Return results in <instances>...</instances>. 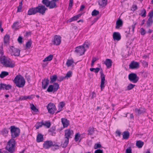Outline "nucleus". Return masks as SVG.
Instances as JSON below:
<instances>
[{
    "label": "nucleus",
    "instance_id": "obj_40",
    "mask_svg": "<svg viewBox=\"0 0 153 153\" xmlns=\"http://www.w3.org/2000/svg\"><path fill=\"white\" fill-rule=\"evenodd\" d=\"M43 124V122H37L35 125V126L36 127V129H38L39 128L41 127Z\"/></svg>",
    "mask_w": 153,
    "mask_h": 153
},
{
    "label": "nucleus",
    "instance_id": "obj_7",
    "mask_svg": "<svg viewBox=\"0 0 153 153\" xmlns=\"http://www.w3.org/2000/svg\"><path fill=\"white\" fill-rule=\"evenodd\" d=\"M48 112L51 114H53L54 111L56 110L55 105L53 103H50L47 106Z\"/></svg>",
    "mask_w": 153,
    "mask_h": 153
},
{
    "label": "nucleus",
    "instance_id": "obj_61",
    "mask_svg": "<svg viewBox=\"0 0 153 153\" xmlns=\"http://www.w3.org/2000/svg\"><path fill=\"white\" fill-rule=\"evenodd\" d=\"M27 99V96H21L20 97L19 99V100H25Z\"/></svg>",
    "mask_w": 153,
    "mask_h": 153
},
{
    "label": "nucleus",
    "instance_id": "obj_50",
    "mask_svg": "<svg viewBox=\"0 0 153 153\" xmlns=\"http://www.w3.org/2000/svg\"><path fill=\"white\" fill-rule=\"evenodd\" d=\"M89 45V43L88 42H85L83 45L82 46V47H84V48L85 49V48H88Z\"/></svg>",
    "mask_w": 153,
    "mask_h": 153
},
{
    "label": "nucleus",
    "instance_id": "obj_10",
    "mask_svg": "<svg viewBox=\"0 0 153 153\" xmlns=\"http://www.w3.org/2000/svg\"><path fill=\"white\" fill-rule=\"evenodd\" d=\"M100 77L101 79L100 87L101 90H102V89L105 87L104 83L105 81V75L103 73V70L102 69L100 70Z\"/></svg>",
    "mask_w": 153,
    "mask_h": 153
},
{
    "label": "nucleus",
    "instance_id": "obj_47",
    "mask_svg": "<svg viewBox=\"0 0 153 153\" xmlns=\"http://www.w3.org/2000/svg\"><path fill=\"white\" fill-rule=\"evenodd\" d=\"M80 135L79 133H77L75 135L74 140L76 141H78Z\"/></svg>",
    "mask_w": 153,
    "mask_h": 153
},
{
    "label": "nucleus",
    "instance_id": "obj_27",
    "mask_svg": "<svg viewBox=\"0 0 153 153\" xmlns=\"http://www.w3.org/2000/svg\"><path fill=\"white\" fill-rule=\"evenodd\" d=\"M149 16V18L147 21L146 24L148 27H150L152 25L153 22V20L152 17L150 16Z\"/></svg>",
    "mask_w": 153,
    "mask_h": 153
},
{
    "label": "nucleus",
    "instance_id": "obj_1",
    "mask_svg": "<svg viewBox=\"0 0 153 153\" xmlns=\"http://www.w3.org/2000/svg\"><path fill=\"white\" fill-rule=\"evenodd\" d=\"M0 61L1 63L6 67L13 68L15 66L14 62L4 56L1 57Z\"/></svg>",
    "mask_w": 153,
    "mask_h": 153
},
{
    "label": "nucleus",
    "instance_id": "obj_4",
    "mask_svg": "<svg viewBox=\"0 0 153 153\" xmlns=\"http://www.w3.org/2000/svg\"><path fill=\"white\" fill-rule=\"evenodd\" d=\"M65 141L64 142L63 147H65L67 146L69 142V139L71 137V136L73 134V131L69 129H68L65 131Z\"/></svg>",
    "mask_w": 153,
    "mask_h": 153
},
{
    "label": "nucleus",
    "instance_id": "obj_39",
    "mask_svg": "<svg viewBox=\"0 0 153 153\" xmlns=\"http://www.w3.org/2000/svg\"><path fill=\"white\" fill-rule=\"evenodd\" d=\"M94 128L93 127H90L89 128L88 130V134L90 135H92L94 133Z\"/></svg>",
    "mask_w": 153,
    "mask_h": 153
},
{
    "label": "nucleus",
    "instance_id": "obj_22",
    "mask_svg": "<svg viewBox=\"0 0 153 153\" xmlns=\"http://www.w3.org/2000/svg\"><path fill=\"white\" fill-rule=\"evenodd\" d=\"M37 10L36 7L30 9L28 11L27 14L29 15H34L37 13Z\"/></svg>",
    "mask_w": 153,
    "mask_h": 153
},
{
    "label": "nucleus",
    "instance_id": "obj_34",
    "mask_svg": "<svg viewBox=\"0 0 153 153\" xmlns=\"http://www.w3.org/2000/svg\"><path fill=\"white\" fill-rule=\"evenodd\" d=\"M56 128L55 126L52 127L49 130V132H51V134L52 135H54L56 134L55 132Z\"/></svg>",
    "mask_w": 153,
    "mask_h": 153
},
{
    "label": "nucleus",
    "instance_id": "obj_55",
    "mask_svg": "<svg viewBox=\"0 0 153 153\" xmlns=\"http://www.w3.org/2000/svg\"><path fill=\"white\" fill-rule=\"evenodd\" d=\"M22 38L21 36H19L17 39L18 42L19 44H22Z\"/></svg>",
    "mask_w": 153,
    "mask_h": 153
},
{
    "label": "nucleus",
    "instance_id": "obj_3",
    "mask_svg": "<svg viewBox=\"0 0 153 153\" xmlns=\"http://www.w3.org/2000/svg\"><path fill=\"white\" fill-rule=\"evenodd\" d=\"M58 1L59 0H42V2L47 7L51 9L57 7L56 2Z\"/></svg>",
    "mask_w": 153,
    "mask_h": 153
},
{
    "label": "nucleus",
    "instance_id": "obj_36",
    "mask_svg": "<svg viewBox=\"0 0 153 153\" xmlns=\"http://www.w3.org/2000/svg\"><path fill=\"white\" fill-rule=\"evenodd\" d=\"M140 13L139 14V15H140L141 16L143 17H145L146 15V11L144 9H143L140 10Z\"/></svg>",
    "mask_w": 153,
    "mask_h": 153
},
{
    "label": "nucleus",
    "instance_id": "obj_42",
    "mask_svg": "<svg viewBox=\"0 0 153 153\" xmlns=\"http://www.w3.org/2000/svg\"><path fill=\"white\" fill-rule=\"evenodd\" d=\"M135 112L137 114L139 115L143 113V111L140 110V109H138L136 108L135 109Z\"/></svg>",
    "mask_w": 153,
    "mask_h": 153
},
{
    "label": "nucleus",
    "instance_id": "obj_58",
    "mask_svg": "<svg viewBox=\"0 0 153 153\" xmlns=\"http://www.w3.org/2000/svg\"><path fill=\"white\" fill-rule=\"evenodd\" d=\"M141 34L142 35H144L146 33V32L145 30L143 28H142L141 29Z\"/></svg>",
    "mask_w": 153,
    "mask_h": 153
},
{
    "label": "nucleus",
    "instance_id": "obj_28",
    "mask_svg": "<svg viewBox=\"0 0 153 153\" xmlns=\"http://www.w3.org/2000/svg\"><path fill=\"white\" fill-rule=\"evenodd\" d=\"M10 36L9 35H6L4 38V43L5 44L7 45L9 44Z\"/></svg>",
    "mask_w": 153,
    "mask_h": 153
},
{
    "label": "nucleus",
    "instance_id": "obj_15",
    "mask_svg": "<svg viewBox=\"0 0 153 153\" xmlns=\"http://www.w3.org/2000/svg\"><path fill=\"white\" fill-rule=\"evenodd\" d=\"M49 83V80L48 78H45L42 80V88L44 89H46Z\"/></svg>",
    "mask_w": 153,
    "mask_h": 153
},
{
    "label": "nucleus",
    "instance_id": "obj_45",
    "mask_svg": "<svg viewBox=\"0 0 153 153\" xmlns=\"http://www.w3.org/2000/svg\"><path fill=\"white\" fill-rule=\"evenodd\" d=\"M135 86V85L131 84H130L127 86V89L128 90H130L133 88Z\"/></svg>",
    "mask_w": 153,
    "mask_h": 153
},
{
    "label": "nucleus",
    "instance_id": "obj_20",
    "mask_svg": "<svg viewBox=\"0 0 153 153\" xmlns=\"http://www.w3.org/2000/svg\"><path fill=\"white\" fill-rule=\"evenodd\" d=\"M61 122L64 128L67 127L69 124L68 120L66 118H62Z\"/></svg>",
    "mask_w": 153,
    "mask_h": 153
},
{
    "label": "nucleus",
    "instance_id": "obj_26",
    "mask_svg": "<svg viewBox=\"0 0 153 153\" xmlns=\"http://www.w3.org/2000/svg\"><path fill=\"white\" fill-rule=\"evenodd\" d=\"M137 24L136 22H134L133 24L131 25V28L132 29V30L131 31L130 30L131 29V28L130 27H128V29H129L128 33L129 34H131L133 33L134 31V29L135 28V25Z\"/></svg>",
    "mask_w": 153,
    "mask_h": 153
},
{
    "label": "nucleus",
    "instance_id": "obj_35",
    "mask_svg": "<svg viewBox=\"0 0 153 153\" xmlns=\"http://www.w3.org/2000/svg\"><path fill=\"white\" fill-rule=\"evenodd\" d=\"M9 74L8 72L5 71H2L0 74V77L3 78Z\"/></svg>",
    "mask_w": 153,
    "mask_h": 153
},
{
    "label": "nucleus",
    "instance_id": "obj_46",
    "mask_svg": "<svg viewBox=\"0 0 153 153\" xmlns=\"http://www.w3.org/2000/svg\"><path fill=\"white\" fill-rule=\"evenodd\" d=\"M32 42L30 39L27 42L26 44V47L27 48H30Z\"/></svg>",
    "mask_w": 153,
    "mask_h": 153
},
{
    "label": "nucleus",
    "instance_id": "obj_48",
    "mask_svg": "<svg viewBox=\"0 0 153 153\" xmlns=\"http://www.w3.org/2000/svg\"><path fill=\"white\" fill-rule=\"evenodd\" d=\"M2 134L4 136H6L8 132V130L6 128H4L2 131Z\"/></svg>",
    "mask_w": 153,
    "mask_h": 153
},
{
    "label": "nucleus",
    "instance_id": "obj_14",
    "mask_svg": "<svg viewBox=\"0 0 153 153\" xmlns=\"http://www.w3.org/2000/svg\"><path fill=\"white\" fill-rule=\"evenodd\" d=\"M43 147L46 149H48L51 146H54L55 145V143L51 141H47L43 143Z\"/></svg>",
    "mask_w": 153,
    "mask_h": 153
},
{
    "label": "nucleus",
    "instance_id": "obj_18",
    "mask_svg": "<svg viewBox=\"0 0 153 153\" xmlns=\"http://www.w3.org/2000/svg\"><path fill=\"white\" fill-rule=\"evenodd\" d=\"M103 63L106 65L107 68H111L112 66V61L111 59H107Z\"/></svg>",
    "mask_w": 153,
    "mask_h": 153
},
{
    "label": "nucleus",
    "instance_id": "obj_60",
    "mask_svg": "<svg viewBox=\"0 0 153 153\" xmlns=\"http://www.w3.org/2000/svg\"><path fill=\"white\" fill-rule=\"evenodd\" d=\"M96 59L94 57L92 58L91 63V66H93L94 62L96 61Z\"/></svg>",
    "mask_w": 153,
    "mask_h": 153
},
{
    "label": "nucleus",
    "instance_id": "obj_38",
    "mask_svg": "<svg viewBox=\"0 0 153 153\" xmlns=\"http://www.w3.org/2000/svg\"><path fill=\"white\" fill-rule=\"evenodd\" d=\"M74 61L72 59H68L67 61L66 65L68 67L70 66L73 63Z\"/></svg>",
    "mask_w": 153,
    "mask_h": 153
},
{
    "label": "nucleus",
    "instance_id": "obj_21",
    "mask_svg": "<svg viewBox=\"0 0 153 153\" xmlns=\"http://www.w3.org/2000/svg\"><path fill=\"white\" fill-rule=\"evenodd\" d=\"M81 14H80L74 16L68 20L67 22H71L73 21L77 20L81 16Z\"/></svg>",
    "mask_w": 153,
    "mask_h": 153
},
{
    "label": "nucleus",
    "instance_id": "obj_13",
    "mask_svg": "<svg viewBox=\"0 0 153 153\" xmlns=\"http://www.w3.org/2000/svg\"><path fill=\"white\" fill-rule=\"evenodd\" d=\"M61 40V38L60 36L55 35L54 36L52 42L53 45H58L60 44Z\"/></svg>",
    "mask_w": 153,
    "mask_h": 153
},
{
    "label": "nucleus",
    "instance_id": "obj_8",
    "mask_svg": "<svg viewBox=\"0 0 153 153\" xmlns=\"http://www.w3.org/2000/svg\"><path fill=\"white\" fill-rule=\"evenodd\" d=\"M9 52L12 56H18L19 55L20 50L12 46L9 50Z\"/></svg>",
    "mask_w": 153,
    "mask_h": 153
},
{
    "label": "nucleus",
    "instance_id": "obj_19",
    "mask_svg": "<svg viewBox=\"0 0 153 153\" xmlns=\"http://www.w3.org/2000/svg\"><path fill=\"white\" fill-rule=\"evenodd\" d=\"M113 38L114 40L119 41L121 39V36L118 32H115L113 34Z\"/></svg>",
    "mask_w": 153,
    "mask_h": 153
},
{
    "label": "nucleus",
    "instance_id": "obj_31",
    "mask_svg": "<svg viewBox=\"0 0 153 153\" xmlns=\"http://www.w3.org/2000/svg\"><path fill=\"white\" fill-rule=\"evenodd\" d=\"M19 23L18 22H15L13 24L12 26V28L14 29L15 30H16L18 29V27H19Z\"/></svg>",
    "mask_w": 153,
    "mask_h": 153
},
{
    "label": "nucleus",
    "instance_id": "obj_11",
    "mask_svg": "<svg viewBox=\"0 0 153 153\" xmlns=\"http://www.w3.org/2000/svg\"><path fill=\"white\" fill-rule=\"evenodd\" d=\"M37 13H39L42 15H43L45 13V11L47 9L44 5H39L36 7Z\"/></svg>",
    "mask_w": 153,
    "mask_h": 153
},
{
    "label": "nucleus",
    "instance_id": "obj_56",
    "mask_svg": "<svg viewBox=\"0 0 153 153\" xmlns=\"http://www.w3.org/2000/svg\"><path fill=\"white\" fill-rule=\"evenodd\" d=\"M65 106V103L63 102H60L59 105V107H60V108H63Z\"/></svg>",
    "mask_w": 153,
    "mask_h": 153
},
{
    "label": "nucleus",
    "instance_id": "obj_17",
    "mask_svg": "<svg viewBox=\"0 0 153 153\" xmlns=\"http://www.w3.org/2000/svg\"><path fill=\"white\" fill-rule=\"evenodd\" d=\"M129 68L131 69H134L137 68L139 67L138 63L133 61L129 65Z\"/></svg>",
    "mask_w": 153,
    "mask_h": 153
},
{
    "label": "nucleus",
    "instance_id": "obj_30",
    "mask_svg": "<svg viewBox=\"0 0 153 153\" xmlns=\"http://www.w3.org/2000/svg\"><path fill=\"white\" fill-rule=\"evenodd\" d=\"M143 144V142L141 140L137 141L136 143V146L139 148H141Z\"/></svg>",
    "mask_w": 153,
    "mask_h": 153
},
{
    "label": "nucleus",
    "instance_id": "obj_29",
    "mask_svg": "<svg viewBox=\"0 0 153 153\" xmlns=\"http://www.w3.org/2000/svg\"><path fill=\"white\" fill-rule=\"evenodd\" d=\"M123 139H127L129 138V133L128 131H125L123 132Z\"/></svg>",
    "mask_w": 153,
    "mask_h": 153
},
{
    "label": "nucleus",
    "instance_id": "obj_16",
    "mask_svg": "<svg viewBox=\"0 0 153 153\" xmlns=\"http://www.w3.org/2000/svg\"><path fill=\"white\" fill-rule=\"evenodd\" d=\"M11 86L10 85H6L4 83H1L0 84V90L2 89H5L6 90H9L11 89Z\"/></svg>",
    "mask_w": 153,
    "mask_h": 153
},
{
    "label": "nucleus",
    "instance_id": "obj_59",
    "mask_svg": "<svg viewBox=\"0 0 153 153\" xmlns=\"http://www.w3.org/2000/svg\"><path fill=\"white\" fill-rule=\"evenodd\" d=\"M143 66L144 67H147L148 65V63L145 61H143L142 62Z\"/></svg>",
    "mask_w": 153,
    "mask_h": 153
},
{
    "label": "nucleus",
    "instance_id": "obj_12",
    "mask_svg": "<svg viewBox=\"0 0 153 153\" xmlns=\"http://www.w3.org/2000/svg\"><path fill=\"white\" fill-rule=\"evenodd\" d=\"M86 50L82 46H78L76 48L75 52L79 55H82L84 53Z\"/></svg>",
    "mask_w": 153,
    "mask_h": 153
},
{
    "label": "nucleus",
    "instance_id": "obj_63",
    "mask_svg": "<svg viewBox=\"0 0 153 153\" xmlns=\"http://www.w3.org/2000/svg\"><path fill=\"white\" fill-rule=\"evenodd\" d=\"M100 70V68H94V72L96 73H98Z\"/></svg>",
    "mask_w": 153,
    "mask_h": 153
},
{
    "label": "nucleus",
    "instance_id": "obj_62",
    "mask_svg": "<svg viewBox=\"0 0 153 153\" xmlns=\"http://www.w3.org/2000/svg\"><path fill=\"white\" fill-rule=\"evenodd\" d=\"M65 78V77H60L59 78L57 79V80L58 81L61 82V81H62Z\"/></svg>",
    "mask_w": 153,
    "mask_h": 153
},
{
    "label": "nucleus",
    "instance_id": "obj_5",
    "mask_svg": "<svg viewBox=\"0 0 153 153\" xmlns=\"http://www.w3.org/2000/svg\"><path fill=\"white\" fill-rule=\"evenodd\" d=\"M15 140L11 139L8 142L5 148L10 153H13L15 151Z\"/></svg>",
    "mask_w": 153,
    "mask_h": 153
},
{
    "label": "nucleus",
    "instance_id": "obj_32",
    "mask_svg": "<svg viewBox=\"0 0 153 153\" xmlns=\"http://www.w3.org/2000/svg\"><path fill=\"white\" fill-rule=\"evenodd\" d=\"M50 78L51 79L50 83H52L56 80L57 79V76L56 75H55L53 76H51Z\"/></svg>",
    "mask_w": 153,
    "mask_h": 153
},
{
    "label": "nucleus",
    "instance_id": "obj_64",
    "mask_svg": "<svg viewBox=\"0 0 153 153\" xmlns=\"http://www.w3.org/2000/svg\"><path fill=\"white\" fill-rule=\"evenodd\" d=\"M126 153H132L131 150L130 148H128L126 149Z\"/></svg>",
    "mask_w": 153,
    "mask_h": 153
},
{
    "label": "nucleus",
    "instance_id": "obj_53",
    "mask_svg": "<svg viewBox=\"0 0 153 153\" xmlns=\"http://www.w3.org/2000/svg\"><path fill=\"white\" fill-rule=\"evenodd\" d=\"M101 147V144L100 143L95 144L94 148L95 149H96L98 148H100Z\"/></svg>",
    "mask_w": 153,
    "mask_h": 153
},
{
    "label": "nucleus",
    "instance_id": "obj_52",
    "mask_svg": "<svg viewBox=\"0 0 153 153\" xmlns=\"http://www.w3.org/2000/svg\"><path fill=\"white\" fill-rule=\"evenodd\" d=\"M43 125H44L46 126L48 128H49L51 126V123L50 122H45V123H44L43 122Z\"/></svg>",
    "mask_w": 153,
    "mask_h": 153
},
{
    "label": "nucleus",
    "instance_id": "obj_6",
    "mask_svg": "<svg viewBox=\"0 0 153 153\" xmlns=\"http://www.w3.org/2000/svg\"><path fill=\"white\" fill-rule=\"evenodd\" d=\"M10 132L11 136L13 138H15L18 136L20 133V130L17 127L14 126H12L10 127Z\"/></svg>",
    "mask_w": 153,
    "mask_h": 153
},
{
    "label": "nucleus",
    "instance_id": "obj_9",
    "mask_svg": "<svg viewBox=\"0 0 153 153\" xmlns=\"http://www.w3.org/2000/svg\"><path fill=\"white\" fill-rule=\"evenodd\" d=\"M129 80L131 82L134 83H136L139 79L137 74L134 73H131L129 74L128 76Z\"/></svg>",
    "mask_w": 153,
    "mask_h": 153
},
{
    "label": "nucleus",
    "instance_id": "obj_43",
    "mask_svg": "<svg viewBox=\"0 0 153 153\" xmlns=\"http://www.w3.org/2000/svg\"><path fill=\"white\" fill-rule=\"evenodd\" d=\"M99 12L98 11L96 10H94L92 12L91 15L92 16H96L99 14Z\"/></svg>",
    "mask_w": 153,
    "mask_h": 153
},
{
    "label": "nucleus",
    "instance_id": "obj_33",
    "mask_svg": "<svg viewBox=\"0 0 153 153\" xmlns=\"http://www.w3.org/2000/svg\"><path fill=\"white\" fill-rule=\"evenodd\" d=\"M53 55H50L47 57H46L43 61L44 62H45L48 61H51L53 59Z\"/></svg>",
    "mask_w": 153,
    "mask_h": 153
},
{
    "label": "nucleus",
    "instance_id": "obj_44",
    "mask_svg": "<svg viewBox=\"0 0 153 153\" xmlns=\"http://www.w3.org/2000/svg\"><path fill=\"white\" fill-rule=\"evenodd\" d=\"M22 1H21L19 3V6L17 7V12H20L21 11L22 6Z\"/></svg>",
    "mask_w": 153,
    "mask_h": 153
},
{
    "label": "nucleus",
    "instance_id": "obj_24",
    "mask_svg": "<svg viewBox=\"0 0 153 153\" xmlns=\"http://www.w3.org/2000/svg\"><path fill=\"white\" fill-rule=\"evenodd\" d=\"M107 0H99L98 4L101 7H103L107 4Z\"/></svg>",
    "mask_w": 153,
    "mask_h": 153
},
{
    "label": "nucleus",
    "instance_id": "obj_41",
    "mask_svg": "<svg viewBox=\"0 0 153 153\" xmlns=\"http://www.w3.org/2000/svg\"><path fill=\"white\" fill-rule=\"evenodd\" d=\"M53 91V85H50L48 86L47 89V91L49 92H50Z\"/></svg>",
    "mask_w": 153,
    "mask_h": 153
},
{
    "label": "nucleus",
    "instance_id": "obj_2",
    "mask_svg": "<svg viewBox=\"0 0 153 153\" xmlns=\"http://www.w3.org/2000/svg\"><path fill=\"white\" fill-rule=\"evenodd\" d=\"M13 81L16 85L19 88H23L25 82L23 77L20 75L16 76Z\"/></svg>",
    "mask_w": 153,
    "mask_h": 153
},
{
    "label": "nucleus",
    "instance_id": "obj_23",
    "mask_svg": "<svg viewBox=\"0 0 153 153\" xmlns=\"http://www.w3.org/2000/svg\"><path fill=\"white\" fill-rule=\"evenodd\" d=\"M123 21L120 19L117 20L116 22V26L115 28L116 29H118L120 27H121L123 25Z\"/></svg>",
    "mask_w": 153,
    "mask_h": 153
},
{
    "label": "nucleus",
    "instance_id": "obj_51",
    "mask_svg": "<svg viewBox=\"0 0 153 153\" xmlns=\"http://www.w3.org/2000/svg\"><path fill=\"white\" fill-rule=\"evenodd\" d=\"M31 109L35 112H38L39 110L33 105H32V106L31 107Z\"/></svg>",
    "mask_w": 153,
    "mask_h": 153
},
{
    "label": "nucleus",
    "instance_id": "obj_54",
    "mask_svg": "<svg viewBox=\"0 0 153 153\" xmlns=\"http://www.w3.org/2000/svg\"><path fill=\"white\" fill-rule=\"evenodd\" d=\"M73 0H70L69 6L68 7V9H70L72 7L73 5Z\"/></svg>",
    "mask_w": 153,
    "mask_h": 153
},
{
    "label": "nucleus",
    "instance_id": "obj_25",
    "mask_svg": "<svg viewBox=\"0 0 153 153\" xmlns=\"http://www.w3.org/2000/svg\"><path fill=\"white\" fill-rule=\"evenodd\" d=\"M43 135L41 134H39L37 136L36 141L37 142H42L43 140Z\"/></svg>",
    "mask_w": 153,
    "mask_h": 153
},
{
    "label": "nucleus",
    "instance_id": "obj_37",
    "mask_svg": "<svg viewBox=\"0 0 153 153\" xmlns=\"http://www.w3.org/2000/svg\"><path fill=\"white\" fill-rule=\"evenodd\" d=\"M53 91H56L59 88V85L57 83H54L53 85Z\"/></svg>",
    "mask_w": 153,
    "mask_h": 153
},
{
    "label": "nucleus",
    "instance_id": "obj_49",
    "mask_svg": "<svg viewBox=\"0 0 153 153\" xmlns=\"http://www.w3.org/2000/svg\"><path fill=\"white\" fill-rule=\"evenodd\" d=\"M72 74V72L71 71H69L67 73L66 75L65 76V78H68L70 77L71 76Z\"/></svg>",
    "mask_w": 153,
    "mask_h": 153
},
{
    "label": "nucleus",
    "instance_id": "obj_57",
    "mask_svg": "<svg viewBox=\"0 0 153 153\" xmlns=\"http://www.w3.org/2000/svg\"><path fill=\"white\" fill-rule=\"evenodd\" d=\"M94 153H103V150L100 149H97L95 150Z\"/></svg>",
    "mask_w": 153,
    "mask_h": 153
}]
</instances>
